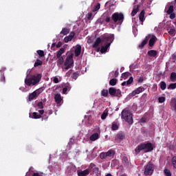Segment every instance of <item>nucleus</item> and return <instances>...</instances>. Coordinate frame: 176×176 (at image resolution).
Instances as JSON below:
<instances>
[{
  "label": "nucleus",
  "mask_w": 176,
  "mask_h": 176,
  "mask_svg": "<svg viewBox=\"0 0 176 176\" xmlns=\"http://www.w3.org/2000/svg\"><path fill=\"white\" fill-rule=\"evenodd\" d=\"M107 116H108V111L104 110L101 116L102 120H105V119H107Z\"/></svg>",
  "instance_id": "c9c22d12"
},
{
  "label": "nucleus",
  "mask_w": 176,
  "mask_h": 176,
  "mask_svg": "<svg viewBox=\"0 0 176 176\" xmlns=\"http://www.w3.org/2000/svg\"><path fill=\"white\" fill-rule=\"evenodd\" d=\"M149 39H151L150 34L146 36L145 38L143 40V41L141 43V44L139 45L138 46L139 49H144V47L145 46V45H146V43H148V41H149Z\"/></svg>",
  "instance_id": "9b49d317"
},
{
  "label": "nucleus",
  "mask_w": 176,
  "mask_h": 176,
  "mask_svg": "<svg viewBox=\"0 0 176 176\" xmlns=\"http://www.w3.org/2000/svg\"><path fill=\"white\" fill-rule=\"evenodd\" d=\"M158 101L160 104H162V102H164V101H166V97L161 96L158 98Z\"/></svg>",
  "instance_id": "603ef678"
},
{
  "label": "nucleus",
  "mask_w": 176,
  "mask_h": 176,
  "mask_svg": "<svg viewBox=\"0 0 176 176\" xmlns=\"http://www.w3.org/2000/svg\"><path fill=\"white\" fill-rule=\"evenodd\" d=\"M89 168H91V170H92L93 173H95V174H98V172L100 171V168L96 166V164L93 163L90 164Z\"/></svg>",
  "instance_id": "4468645a"
},
{
  "label": "nucleus",
  "mask_w": 176,
  "mask_h": 176,
  "mask_svg": "<svg viewBox=\"0 0 176 176\" xmlns=\"http://www.w3.org/2000/svg\"><path fill=\"white\" fill-rule=\"evenodd\" d=\"M147 54L149 56V57H156L157 56V51L151 50L147 52Z\"/></svg>",
  "instance_id": "6ab92c4d"
},
{
  "label": "nucleus",
  "mask_w": 176,
  "mask_h": 176,
  "mask_svg": "<svg viewBox=\"0 0 176 176\" xmlns=\"http://www.w3.org/2000/svg\"><path fill=\"white\" fill-rule=\"evenodd\" d=\"M109 94L110 96H111L112 97L116 96V88L110 87V88L109 89Z\"/></svg>",
  "instance_id": "b1692460"
},
{
  "label": "nucleus",
  "mask_w": 176,
  "mask_h": 176,
  "mask_svg": "<svg viewBox=\"0 0 176 176\" xmlns=\"http://www.w3.org/2000/svg\"><path fill=\"white\" fill-rule=\"evenodd\" d=\"M145 88L142 86L139 87L134 91H133L131 93H130L128 96L129 98H133L135 96H137V94H140V93H142V91H144Z\"/></svg>",
  "instance_id": "6e6552de"
},
{
  "label": "nucleus",
  "mask_w": 176,
  "mask_h": 176,
  "mask_svg": "<svg viewBox=\"0 0 176 176\" xmlns=\"http://www.w3.org/2000/svg\"><path fill=\"white\" fill-rule=\"evenodd\" d=\"M142 82H144V78L140 77L138 80V82L139 83H142Z\"/></svg>",
  "instance_id": "69168bd1"
},
{
  "label": "nucleus",
  "mask_w": 176,
  "mask_h": 176,
  "mask_svg": "<svg viewBox=\"0 0 176 176\" xmlns=\"http://www.w3.org/2000/svg\"><path fill=\"white\" fill-rule=\"evenodd\" d=\"M79 76V72H76L74 73H73V74L72 75V78L74 79V80H76V79H78Z\"/></svg>",
  "instance_id": "58836bf2"
},
{
  "label": "nucleus",
  "mask_w": 176,
  "mask_h": 176,
  "mask_svg": "<svg viewBox=\"0 0 176 176\" xmlns=\"http://www.w3.org/2000/svg\"><path fill=\"white\" fill-rule=\"evenodd\" d=\"M101 94L103 97H108V90L107 89L102 90Z\"/></svg>",
  "instance_id": "49530a36"
},
{
  "label": "nucleus",
  "mask_w": 176,
  "mask_h": 176,
  "mask_svg": "<svg viewBox=\"0 0 176 176\" xmlns=\"http://www.w3.org/2000/svg\"><path fill=\"white\" fill-rule=\"evenodd\" d=\"M139 19L140 21H141L142 23H144V21L145 20V11L144 10H142L140 14H139Z\"/></svg>",
  "instance_id": "5701e85b"
},
{
  "label": "nucleus",
  "mask_w": 176,
  "mask_h": 176,
  "mask_svg": "<svg viewBox=\"0 0 176 176\" xmlns=\"http://www.w3.org/2000/svg\"><path fill=\"white\" fill-rule=\"evenodd\" d=\"M0 72L1 74V76L0 78V82L5 83L6 80H5V76L3 75V72H2V70H1Z\"/></svg>",
  "instance_id": "a18cd8bd"
},
{
  "label": "nucleus",
  "mask_w": 176,
  "mask_h": 176,
  "mask_svg": "<svg viewBox=\"0 0 176 176\" xmlns=\"http://www.w3.org/2000/svg\"><path fill=\"white\" fill-rule=\"evenodd\" d=\"M77 174L78 176H87L89 174H90V169L87 168L84 170L78 171Z\"/></svg>",
  "instance_id": "ddd939ff"
},
{
  "label": "nucleus",
  "mask_w": 176,
  "mask_h": 176,
  "mask_svg": "<svg viewBox=\"0 0 176 176\" xmlns=\"http://www.w3.org/2000/svg\"><path fill=\"white\" fill-rule=\"evenodd\" d=\"M63 46V43L61 41H59L57 45H56V47H61Z\"/></svg>",
  "instance_id": "e2e57ef3"
},
{
  "label": "nucleus",
  "mask_w": 176,
  "mask_h": 176,
  "mask_svg": "<svg viewBox=\"0 0 176 176\" xmlns=\"http://www.w3.org/2000/svg\"><path fill=\"white\" fill-rule=\"evenodd\" d=\"M101 42H102V38L98 37L93 45V47L94 49H97V47H98V46H100V43H101Z\"/></svg>",
  "instance_id": "dca6fc26"
},
{
  "label": "nucleus",
  "mask_w": 176,
  "mask_h": 176,
  "mask_svg": "<svg viewBox=\"0 0 176 176\" xmlns=\"http://www.w3.org/2000/svg\"><path fill=\"white\" fill-rule=\"evenodd\" d=\"M116 83H118V80L116 78H113L109 81L110 86H115L116 85Z\"/></svg>",
  "instance_id": "4c0bfd02"
},
{
  "label": "nucleus",
  "mask_w": 176,
  "mask_h": 176,
  "mask_svg": "<svg viewBox=\"0 0 176 176\" xmlns=\"http://www.w3.org/2000/svg\"><path fill=\"white\" fill-rule=\"evenodd\" d=\"M176 80V73L175 72H172L170 74V80L173 82V80Z\"/></svg>",
  "instance_id": "09e8293b"
},
{
  "label": "nucleus",
  "mask_w": 176,
  "mask_h": 176,
  "mask_svg": "<svg viewBox=\"0 0 176 176\" xmlns=\"http://www.w3.org/2000/svg\"><path fill=\"white\" fill-rule=\"evenodd\" d=\"M100 8H101V4L98 3L97 5L94 7L92 12H97L98 10H100Z\"/></svg>",
  "instance_id": "79ce46f5"
},
{
  "label": "nucleus",
  "mask_w": 176,
  "mask_h": 176,
  "mask_svg": "<svg viewBox=\"0 0 176 176\" xmlns=\"http://www.w3.org/2000/svg\"><path fill=\"white\" fill-rule=\"evenodd\" d=\"M155 43H156V37L155 36L150 38L148 45H149L150 47H153V45H155Z\"/></svg>",
  "instance_id": "393cba45"
},
{
  "label": "nucleus",
  "mask_w": 176,
  "mask_h": 176,
  "mask_svg": "<svg viewBox=\"0 0 176 176\" xmlns=\"http://www.w3.org/2000/svg\"><path fill=\"white\" fill-rule=\"evenodd\" d=\"M141 151H144L145 153L152 152L153 151V144L151 142L141 143L135 148V154L138 155Z\"/></svg>",
  "instance_id": "f03ea898"
},
{
  "label": "nucleus",
  "mask_w": 176,
  "mask_h": 176,
  "mask_svg": "<svg viewBox=\"0 0 176 176\" xmlns=\"http://www.w3.org/2000/svg\"><path fill=\"white\" fill-rule=\"evenodd\" d=\"M122 119H124L129 124H133V113L126 109H123L121 113Z\"/></svg>",
  "instance_id": "20e7f679"
},
{
  "label": "nucleus",
  "mask_w": 176,
  "mask_h": 176,
  "mask_svg": "<svg viewBox=\"0 0 176 176\" xmlns=\"http://www.w3.org/2000/svg\"><path fill=\"white\" fill-rule=\"evenodd\" d=\"M164 173L166 176H171V171H170L168 169H164Z\"/></svg>",
  "instance_id": "8fccbe9b"
},
{
  "label": "nucleus",
  "mask_w": 176,
  "mask_h": 176,
  "mask_svg": "<svg viewBox=\"0 0 176 176\" xmlns=\"http://www.w3.org/2000/svg\"><path fill=\"white\" fill-rule=\"evenodd\" d=\"M80 53H82V46H80V45H77L74 50L75 56L79 57V56H80Z\"/></svg>",
  "instance_id": "f8f14e48"
},
{
  "label": "nucleus",
  "mask_w": 176,
  "mask_h": 176,
  "mask_svg": "<svg viewBox=\"0 0 176 176\" xmlns=\"http://www.w3.org/2000/svg\"><path fill=\"white\" fill-rule=\"evenodd\" d=\"M126 137V135H124V133L120 132L116 135V138L118 140H120V141H122V140H124V138Z\"/></svg>",
  "instance_id": "412c9836"
},
{
  "label": "nucleus",
  "mask_w": 176,
  "mask_h": 176,
  "mask_svg": "<svg viewBox=\"0 0 176 176\" xmlns=\"http://www.w3.org/2000/svg\"><path fill=\"white\" fill-rule=\"evenodd\" d=\"M92 16H93V14L91 12L88 13L87 14V20H90Z\"/></svg>",
  "instance_id": "680f3d73"
},
{
  "label": "nucleus",
  "mask_w": 176,
  "mask_h": 176,
  "mask_svg": "<svg viewBox=\"0 0 176 176\" xmlns=\"http://www.w3.org/2000/svg\"><path fill=\"white\" fill-rule=\"evenodd\" d=\"M116 152L113 149H109L107 152H102L100 154V158L102 160L107 159V157H113Z\"/></svg>",
  "instance_id": "423d86ee"
},
{
  "label": "nucleus",
  "mask_w": 176,
  "mask_h": 176,
  "mask_svg": "<svg viewBox=\"0 0 176 176\" xmlns=\"http://www.w3.org/2000/svg\"><path fill=\"white\" fill-rule=\"evenodd\" d=\"M172 58H173V60H176V54H175L172 55Z\"/></svg>",
  "instance_id": "338daca9"
},
{
  "label": "nucleus",
  "mask_w": 176,
  "mask_h": 176,
  "mask_svg": "<svg viewBox=\"0 0 176 176\" xmlns=\"http://www.w3.org/2000/svg\"><path fill=\"white\" fill-rule=\"evenodd\" d=\"M116 95L117 97H120V96H122V91H120V90H116Z\"/></svg>",
  "instance_id": "bf43d9fd"
},
{
  "label": "nucleus",
  "mask_w": 176,
  "mask_h": 176,
  "mask_svg": "<svg viewBox=\"0 0 176 176\" xmlns=\"http://www.w3.org/2000/svg\"><path fill=\"white\" fill-rule=\"evenodd\" d=\"M170 14V20H174V19H175V13H170V14Z\"/></svg>",
  "instance_id": "4d7b16f0"
},
{
  "label": "nucleus",
  "mask_w": 176,
  "mask_h": 176,
  "mask_svg": "<svg viewBox=\"0 0 176 176\" xmlns=\"http://www.w3.org/2000/svg\"><path fill=\"white\" fill-rule=\"evenodd\" d=\"M134 80V78L133 77H130L129 79L126 81V86H129V85H131Z\"/></svg>",
  "instance_id": "864d4df0"
},
{
  "label": "nucleus",
  "mask_w": 176,
  "mask_h": 176,
  "mask_svg": "<svg viewBox=\"0 0 176 176\" xmlns=\"http://www.w3.org/2000/svg\"><path fill=\"white\" fill-rule=\"evenodd\" d=\"M104 21H105L106 23H110L111 22V16H109L108 14H106L104 16Z\"/></svg>",
  "instance_id": "de8ad7c7"
},
{
  "label": "nucleus",
  "mask_w": 176,
  "mask_h": 176,
  "mask_svg": "<svg viewBox=\"0 0 176 176\" xmlns=\"http://www.w3.org/2000/svg\"><path fill=\"white\" fill-rule=\"evenodd\" d=\"M64 53H65V48L62 47L60 48L56 54V58H60V57H63V54H64Z\"/></svg>",
  "instance_id": "a211bd4d"
},
{
  "label": "nucleus",
  "mask_w": 176,
  "mask_h": 176,
  "mask_svg": "<svg viewBox=\"0 0 176 176\" xmlns=\"http://www.w3.org/2000/svg\"><path fill=\"white\" fill-rule=\"evenodd\" d=\"M170 107H171V108L173 109V110L174 111V112L176 113V98H173L170 100Z\"/></svg>",
  "instance_id": "2eb2a0df"
},
{
  "label": "nucleus",
  "mask_w": 176,
  "mask_h": 176,
  "mask_svg": "<svg viewBox=\"0 0 176 176\" xmlns=\"http://www.w3.org/2000/svg\"><path fill=\"white\" fill-rule=\"evenodd\" d=\"M160 89L161 90H166V88L167 87V85L166 84V82L162 81L160 83Z\"/></svg>",
  "instance_id": "72a5a7b5"
},
{
  "label": "nucleus",
  "mask_w": 176,
  "mask_h": 176,
  "mask_svg": "<svg viewBox=\"0 0 176 176\" xmlns=\"http://www.w3.org/2000/svg\"><path fill=\"white\" fill-rule=\"evenodd\" d=\"M171 164L173 168L176 170V156H174L171 158Z\"/></svg>",
  "instance_id": "f704fd0d"
},
{
  "label": "nucleus",
  "mask_w": 176,
  "mask_h": 176,
  "mask_svg": "<svg viewBox=\"0 0 176 176\" xmlns=\"http://www.w3.org/2000/svg\"><path fill=\"white\" fill-rule=\"evenodd\" d=\"M111 20L119 25H122L123 21H124V14L122 12H115L111 16Z\"/></svg>",
  "instance_id": "7ed1b4c3"
},
{
  "label": "nucleus",
  "mask_w": 176,
  "mask_h": 176,
  "mask_svg": "<svg viewBox=\"0 0 176 176\" xmlns=\"http://www.w3.org/2000/svg\"><path fill=\"white\" fill-rule=\"evenodd\" d=\"M111 46V43L106 44L105 45H103L101 47L100 52L102 53H107V51L108 50V47Z\"/></svg>",
  "instance_id": "4be33fe9"
},
{
  "label": "nucleus",
  "mask_w": 176,
  "mask_h": 176,
  "mask_svg": "<svg viewBox=\"0 0 176 176\" xmlns=\"http://www.w3.org/2000/svg\"><path fill=\"white\" fill-rule=\"evenodd\" d=\"M72 65H74V54L67 56L65 61V69H69Z\"/></svg>",
  "instance_id": "0eeeda50"
},
{
  "label": "nucleus",
  "mask_w": 176,
  "mask_h": 176,
  "mask_svg": "<svg viewBox=\"0 0 176 176\" xmlns=\"http://www.w3.org/2000/svg\"><path fill=\"white\" fill-rule=\"evenodd\" d=\"M111 130L113 131H115L116 130H119V126H118V124H116V123L113 122L112 126H111Z\"/></svg>",
  "instance_id": "ea45409f"
},
{
  "label": "nucleus",
  "mask_w": 176,
  "mask_h": 176,
  "mask_svg": "<svg viewBox=\"0 0 176 176\" xmlns=\"http://www.w3.org/2000/svg\"><path fill=\"white\" fill-rule=\"evenodd\" d=\"M114 76H115L116 78H118V76H119V69H117L115 71Z\"/></svg>",
  "instance_id": "052dcab7"
},
{
  "label": "nucleus",
  "mask_w": 176,
  "mask_h": 176,
  "mask_svg": "<svg viewBox=\"0 0 176 176\" xmlns=\"http://www.w3.org/2000/svg\"><path fill=\"white\" fill-rule=\"evenodd\" d=\"M44 90H45V88L42 87L37 89L36 91H34V93L37 95V97H38L41 93L43 92Z\"/></svg>",
  "instance_id": "2f4dec72"
},
{
  "label": "nucleus",
  "mask_w": 176,
  "mask_h": 176,
  "mask_svg": "<svg viewBox=\"0 0 176 176\" xmlns=\"http://www.w3.org/2000/svg\"><path fill=\"white\" fill-rule=\"evenodd\" d=\"M130 75L131 74L129 72L122 74V76H124V78H128V76H130Z\"/></svg>",
  "instance_id": "13d9d810"
},
{
  "label": "nucleus",
  "mask_w": 176,
  "mask_h": 176,
  "mask_svg": "<svg viewBox=\"0 0 176 176\" xmlns=\"http://www.w3.org/2000/svg\"><path fill=\"white\" fill-rule=\"evenodd\" d=\"M67 173H68V174L69 175H72L74 174V173H75V168H74L72 166H68Z\"/></svg>",
  "instance_id": "cd10ccee"
},
{
  "label": "nucleus",
  "mask_w": 176,
  "mask_h": 176,
  "mask_svg": "<svg viewBox=\"0 0 176 176\" xmlns=\"http://www.w3.org/2000/svg\"><path fill=\"white\" fill-rule=\"evenodd\" d=\"M74 36H75V32H70L69 35H68L64 38V42L65 43H68V42H71V41H72V39H74Z\"/></svg>",
  "instance_id": "9d476101"
},
{
  "label": "nucleus",
  "mask_w": 176,
  "mask_h": 176,
  "mask_svg": "<svg viewBox=\"0 0 176 176\" xmlns=\"http://www.w3.org/2000/svg\"><path fill=\"white\" fill-rule=\"evenodd\" d=\"M37 107L39 109H43V102H38Z\"/></svg>",
  "instance_id": "6e6d98bb"
},
{
  "label": "nucleus",
  "mask_w": 176,
  "mask_h": 176,
  "mask_svg": "<svg viewBox=\"0 0 176 176\" xmlns=\"http://www.w3.org/2000/svg\"><path fill=\"white\" fill-rule=\"evenodd\" d=\"M36 53H37V54H38V56L40 57H44L45 56V52H43V50H37Z\"/></svg>",
  "instance_id": "37998d69"
},
{
  "label": "nucleus",
  "mask_w": 176,
  "mask_h": 176,
  "mask_svg": "<svg viewBox=\"0 0 176 176\" xmlns=\"http://www.w3.org/2000/svg\"><path fill=\"white\" fill-rule=\"evenodd\" d=\"M54 100L56 104H60L61 101H63V98H61V94H55Z\"/></svg>",
  "instance_id": "f3484780"
},
{
  "label": "nucleus",
  "mask_w": 176,
  "mask_h": 176,
  "mask_svg": "<svg viewBox=\"0 0 176 176\" xmlns=\"http://www.w3.org/2000/svg\"><path fill=\"white\" fill-rule=\"evenodd\" d=\"M53 82H54V83H58V78L54 77Z\"/></svg>",
  "instance_id": "0e129e2a"
},
{
  "label": "nucleus",
  "mask_w": 176,
  "mask_h": 176,
  "mask_svg": "<svg viewBox=\"0 0 176 176\" xmlns=\"http://www.w3.org/2000/svg\"><path fill=\"white\" fill-rule=\"evenodd\" d=\"M32 176H41V175L38 173H33Z\"/></svg>",
  "instance_id": "774afa93"
},
{
  "label": "nucleus",
  "mask_w": 176,
  "mask_h": 176,
  "mask_svg": "<svg viewBox=\"0 0 176 176\" xmlns=\"http://www.w3.org/2000/svg\"><path fill=\"white\" fill-rule=\"evenodd\" d=\"M155 171V165L152 162H148L146 166H144V175H152Z\"/></svg>",
  "instance_id": "39448f33"
},
{
  "label": "nucleus",
  "mask_w": 176,
  "mask_h": 176,
  "mask_svg": "<svg viewBox=\"0 0 176 176\" xmlns=\"http://www.w3.org/2000/svg\"><path fill=\"white\" fill-rule=\"evenodd\" d=\"M122 163H124V164H129V158H127L126 156H124L122 158Z\"/></svg>",
  "instance_id": "3c124183"
},
{
  "label": "nucleus",
  "mask_w": 176,
  "mask_h": 176,
  "mask_svg": "<svg viewBox=\"0 0 176 176\" xmlns=\"http://www.w3.org/2000/svg\"><path fill=\"white\" fill-rule=\"evenodd\" d=\"M60 34L63 35H68V34H69V29L67 28H64L62 29Z\"/></svg>",
  "instance_id": "c756f323"
},
{
  "label": "nucleus",
  "mask_w": 176,
  "mask_h": 176,
  "mask_svg": "<svg viewBox=\"0 0 176 176\" xmlns=\"http://www.w3.org/2000/svg\"><path fill=\"white\" fill-rule=\"evenodd\" d=\"M57 58V65H63L64 64V56H60Z\"/></svg>",
  "instance_id": "7c9ffc66"
},
{
  "label": "nucleus",
  "mask_w": 176,
  "mask_h": 176,
  "mask_svg": "<svg viewBox=\"0 0 176 176\" xmlns=\"http://www.w3.org/2000/svg\"><path fill=\"white\" fill-rule=\"evenodd\" d=\"M168 32L169 35H175V29L171 28Z\"/></svg>",
  "instance_id": "5fc2aeb1"
},
{
  "label": "nucleus",
  "mask_w": 176,
  "mask_h": 176,
  "mask_svg": "<svg viewBox=\"0 0 176 176\" xmlns=\"http://www.w3.org/2000/svg\"><path fill=\"white\" fill-rule=\"evenodd\" d=\"M36 97H38L34 91H33L32 93L29 94L28 100L29 101H32V100L36 98Z\"/></svg>",
  "instance_id": "bb28decb"
},
{
  "label": "nucleus",
  "mask_w": 176,
  "mask_h": 176,
  "mask_svg": "<svg viewBox=\"0 0 176 176\" xmlns=\"http://www.w3.org/2000/svg\"><path fill=\"white\" fill-rule=\"evenodd\" d=\"M30 118H32V119H41L42 116L38 114L36 112H34L32 116H30Z\"/></svg>",
  "instance_id": "c85d7f7f"
},
{
  "label": "nucleus",
  "mask_w": 176,
  "mask_h": 176,
  "mask_svg": "<svg viewBox=\"0 0 176 176\" xmlns=\"http://www.w3.org/2000/svg\"><path fill=\"white\" fill-rule=\"evenodd\" d=\"M43 62L39 59H37L34 63V67H39L40 65H43Z\"/></svg>",
  "instance_id": "e433bc0d"
},
{
  "label": "nucleus",
  "mask_w": 176,
  "mask_h": 176,
  "mask_svg": "<svg viewBox=\"0 0 176 176\" xmlns=\"http://www.w3.org/2000/svg\"><path fill=\"white\" fill-rule=\"evenodd\" d=\"M42 79V75L40 74L30 76L29 78L25 79V85L29 87L31 86H36V85H39Z\"/></svg>",
  "instance_id": "f257e3e1"
},
{
  "label": "nucleus",
  "mask_w": 176,
  "mask_h": 176,
  "mask_svg": "<svg viewBox=\"0 0 176 176\" xmlns=\"http://www.w3.org/2000/svg\"><path fill=\"white\" fill-rule=\"evenodd\" d=\"M140 10V6H137L136 8H134L131 12V16L134 17L137 13H138V11Z\"/></svg>",
  "instance_id": "a878e982"
},
{
  "label": "nucleus",
  "mask_w": 176,
  "mask_h": 176,
  "mask_svg": "<svg viewBox=\"0 0 176 176\" xmlns=\"http://www.w3.org/2000/svg\"><path fill=\"white\" fill-rule=\"evenodd\" d=\"M102 38V42H104L108 45V43H112L115 39V36L113 34H110L109 36H103L101 37Z\"/></svg>",
  "instance_id": "1a4fd4ad"
},
{
  "label": "nucleus",
  "mask_w": 176,
  "mask_h": 176,
  "mask_svg": "<svg viewBox=\"0 0 176 176\" xmlns=\"http://www.w3.org/2000/svg\"><path fill=\"white\" fill-rule=\"evenodd\" d=\"M96 140H98V133H94L90 136L91 141H96Z\"/></svg>",
  "instance_id": "473e14b6"
},
{
  "label": "nucleus",
  "mask_w": 176,
  "mask_h": 176,
  "mask_svg": "<svg viewBox=\"0 0 176 176\" xmlns=\"http://www.w3.org/2000/svg\"><path fill=\"white\" fill-rule=\"evenodd\" d=\"M168 89L174 90V89H176V83H170L168 87Z\"/></svg>",
  "instance_id": "c03bdc74"
},
{
  "label": "nucleus",
  "mask_w": 176,
  "mask_h": 176,
  "mask_svg": "<svg viewBox=\"0 0 176 176\" xmlns=\"http://www.w3.org/2000/svg\"><path fill=\"white\" fill-rule=\"evenodd\" d=\"M68 90H71V85H69V83H67L65 85V87L63 89V94H66Z\"/></svg>",
  "instance_id": "aec40b11"
},
{
  "label": "nucleus",
  "mask_w": 176,
  "mask_h": 176,
  "mask_svg": "<svg viewBox=\"0 0 176 176\" xmlns=\"http://www.w3.org/2000/svg\"><path fill=\"white\" fill-rule=\"evenodd\" d=\"M173 12H174V6H170L166 12L167 14H171V13H173Z\"/></svg>",
  "instance_id": "a19ab883"
}]
</instances>
